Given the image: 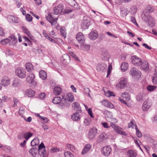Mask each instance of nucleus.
Masks as SVG:
<instances>
[{"label": "nucleus", "instance_id": "obj_1", "mask_svg": "<svg viewBox=\"0 0 157 157\" xmlns=\"http://www.w3.org/2000/svg\"><path fill=\"white\" fill-rule=\"evenodd\" d=\"M142 20L148 24L150 27H152L155 25V21L154 18L148 13L144 11L141 15Z\"/></svg>", "mask_w": 157, "mask_h": 157}, {"label": "nucleus", "instance_id": "obj_2", "mask_svg": "<svg viewBox=\"0 0 157 157\" xmlns=\"http://www.w3.org/2000/svg\"><path fill=\"white\" fill-rule=\"evenodd\" d=\"M45 147L43 142H41L38 146V154L40 155V157H46L47 156V151Z\"/></svg>", "mask_w": 157, "mask_h": 157}, {"label": "nucleus", "instance_id": "obj_3", "mask_svg": "<svg viewBox=\"0 0 157 157\" xmlns=\"http://www.w3.org/2000/svg\"><path fill=\"white\" fill-rule=\"evenodd\" d=\"M26 72L22 68L18 67L15 70V74L19 78H23L26 77Z\"/></svg>", "mask_w": 157, "mask_h": 157}, {"label": "nucleus", "instance_id": "obj_4", "mask_svg": "<svg viewBox=\"0 0 157 157\" xmlns=\"http://www.w3.org/2000/svg\"><path fill=\"white\" fill-rule=\"evenodd\" d=\"M141 74L140 71L135 68H132L130 70V74L134 78H139L141 77Z\"/></svg>", "mask_w": 157, "mask_h": 157}, {"label": "nucleus", "instance_id": "obj_5", "mask_svg": "<svg viewBox=\"0 0 157 157\" xmlns=\"http://www.w3.org/2000/svg\"><path fill=\"white\" fill-rule=\"evenodd\" d=\"M110 126L113 128L114 130L117 133L124 136H126V133L122 130V128L117 125L114 124L113 123L110 124Z\"/></svg>", "mask_w": 157, "mask_h": 157}, {"label": "nucleus", "instance_id": "obj_6", "mask_svg": "<svg viewBox=\"0 0 157 157\" xmlns=\"http://www.w3.org/2000/svg\"><path fill=\"white\" fill-rule=\"evenodd\" d=\"M127 83V79L126 78H122L120 82L116 85V87L119 89H122L126 86Z\"/></svg>", "mask_w": 157, "mask_h": 157}, {"label": "nucleus", "instance_id": "obj_7", "mask_svg": "<svg viewBox=\"0 0 157 157\" xmlns=\"http://www.w3.org/2000/svg\"><path fill=\"white\" fill-rule=\"evenodd\" d=\"M131 59L132 63L135 65L139 66L142 64V62L141 59L136 56H132Z\"/></svg>", "mask_w": 157, "mask_h": 157}, {"label": "nucleus", "instance_id": "obj_8", "mask_svg": "<svg viewBox=\"0 0 157 157\" xmlns=\"http://www.w3.org/2000/svg\"><path fill=\"white\" fill-rule=\"evenodd\" d=\"M111 151V148L110 146H106L103 147L102 149V153L106 156H109Z\"/></svg>", "mask_w": 157, "mask_h": 157}, {"label": "nucleus", "instance_id": "obj_9", "mask_svg": "<svg viewBox=\"0 0 157 157\" xmlns=\"http://www.w3.org/2000/svg\"><path fill=\"white\" fill-rule=\"evenodd\" d=\"M63 9V5L62 4H60L54 8L52 10V13L56 15H58L62 12Z\"/></svg>", "mask_w": 157, "mask_h": 157}, {"label": "nucleus", "instance_id": "obj_10", "mask_svg": "<svg viewBox=\"0 0 157 157\" xmlns=\"http://www.w3.org/2000/svg\"><path fill=\"white\" fill-rule=\"evenodd\" d=\"M97 132V129L95 127H93L91 128L88 132V137L90 139H93Z\"/></svg>", "mask_w": 157, "mask_h": 157}, {"label": "nucleus", "instance_id": "obj_11", "mask_svg": "<svg viewBox=\"0 0 157 157\" xmlns=\"http://www.w3.org/2000/svg\"><path fill=\"white\" fill-rule=\"evenodd\" d=\"M61 60L63 63L67 65L70 62L71 57L69 55L65 54L62 56L61 58Z\"/></svg>", "mask_w": 157, "mask_h": 157}, {"label": "nucleus", "instance_id": "obj_12", "mask_svg": "<svg viewBox=\"0 0 157 157\" xmlns=\"http://www.w3.org/2000/svg\"><path fill=\"white\" fill-rule=\"evenodd\" d=\"M46 18L47 20L51 23L52 25H55L56 24L58 18H53L50 13H48V15L46 16Z\"/></svg>", "mask_w": 157, "mask_h": 157}, {"label": "nucleus", "instance_id": "obj_13", "mask_svg": "<svg viewBox=\"0 0 157 157\" xmlns=\"http://www.w3.org/2000/svg\"><path fill=\"white\" fill-rule=\"evenodd\" d=\"M76 38L80 44H84L85 40L83 34L82 33L79 32L77 34Z\"/></svg>", "mask_w": 157, "mask_h": 157}, {"label": "nucleus", "instance_id": "obj_14", "mask_svg": "<svg viewBox=\"0 0 157 157\" xmlns=\"http://www.w3.org/2000/svg\"><path fill=\"white\" fill-rule=\"evenodd\" d=\"M151 104L150 101L148 99L145 100L142 106V109L143 111H145L147 109L150 108Z\"/></svg>", "mask_w": 157, "mask_h": 157}, {"label": "nucleus", "instance_id": "obj_15", "mask_svg": "<svg viewBox=\"0 0 157 157\" xmlns=\"http://www.w3.org/2000/svg\"><path fill=\"white\" fill-rule=\"evenodd\" d=\"M107 65L103 63H98L97 67V70L98 71L103 72L105 71Z\"/></svg>", "mask_w": 157, "mask_h": 157}, {"label": "nucleus", "instance_id": "obj_16", "mask_svg": "<svg viewBox=\"0 0 157 157\" xmlns=\"http://www.w3.org/2000/svg\"><path fill=\"white\" fill-rule=\"evenodd\" d=\"M90 24V21L88 19H84L82 21L81 25L84 29H87Z\"/></svg>", "mask_w": 157, "mask_h": 157}, {"label": "nucleus", "instance_id": "obj_17", "mask_svg": "<svg viewBox=\"0 0 157 157\" xmlns=\"http://www.w3.org/2000/svg\"><path fill=\"white\" fill-rule=\"evenodd\" d=\"M35 76L32 73H29L27 77L26 81L27 82L30 84L33 83L34 82Z\"/></svg>", "mask_w": 157, "mask_h": 157}, {"label": "nucleus", "instance_id": "obj_18", "mask_svg": "<svg viewBox=\"0 0 157 157\" xmlns=\"http://www.w3.org/2000/svg\"><path fill=\"white\" fill-rule=\"evenodd\" d=\"M2 85L4 86H7L10 83V80L9 78L7 76L3 77L2 80Z\"/></svg>", "mask_w": 157, "mask_h": 157}, {"label": "nucleus", "instance_id": "obj_19", "mask_svg": "<svg viewBox=\"0 0 157 157\" xmlns=\"http://www.w3.org/2000/svg\"><path fill=\"white\" fill-rule=\"evenodd\" d=\"M7 18L9 21L10 22L13 23H18L19 22V21L18 18L13 15H9L7 16Z\"/></svg>", "mask_w": 157, "mask_h": 157}, {"label": "nucleus", "instance_id": "obj_20", "mask_svg": "<svg viewBox=\"0 0 157 157\" xmlns=\"http://www.w3.org/2000/svg\"><path fill=\"white\" fill-rule=\"evenodd\" d=\"M127 155L128 157H136L137 155L136 151L132 149L128 150Z\"/></svg>", "mask_w": 157, "mask_h": 157}, {"label": "nucleus", "instance_id": "obj_21", "mask_svg": "<svg viewBox=\"0 0 157 157\" xmlns=\"http://www.w3.org/2000/svg\"><path fill=\"white\" fill-rule=\"evenodd\" d=\"M29 153L34 157L38 154V149L36 147L31 148L29 151Z\"/></svg>", "mask_w": 157, "mask_h": 157}, {"label": "nucleus", "instance_id": "obj_22", "mask_svg": "<svg viewBox=\"0 0 157 157\" xmlns=\"http://www.w3.org/2000/svg\"><path fill=\"white\" fill-rule=\"evenodd\" d=\"M101 57L102 60H108L109 57V55L107 51L102 52L101 54Z\"/></svg>", "mask_w": 157, "mask_h": 157}, {"label": "nucleus", "instance_id": "obj_23", "mask_svg": "<svg viewBox=\"0 0 157 157\" xmlns=\"http://www.w3.org/2000/svg\"><path fill=\"white\" fill-rule=\"evenodd\" d=\"M107 138V136L105 133H101L99 137L97 140V142L100 143L101 142H104L105 140Z\"/></svg>", "mask_w": 157, "mask_h": 157}, {"label": "nucleus", "instance_id": "obj_24", "mask_svg": "<svg viewBox=\"0 0 157 157\" xmlns=\"http://www.w3.org/2000/svg\"><path fill=\"white\" fill-rule=\"evenodd\" d=\"M98 36V34L96 31L91 32L89 35V38L91 40H95Z\"/></svg>", "mask_w": 157, "mask_h": 157}, {"label": "nucleus", "instance_id": "obj_25", "mask_svg": "<svg viewBox=\"0 0 157 157\" xmlns=\"http://www.w3.org/2000/svg\"><path fill=\"white\" fill-rule=\"evenodd\" d=\"M91 148V146L90 144H86L82 152V154L84 155L87 153Z\"/></svg>", "mask_w": 157, "mask_h": 157}, {"label": "nucleus", "instance_id": "obj_26", "mask_svg": "<svg viewBox=\"0 0 157 157\" xmlns=\"http://www.w3.org/2000/svg\"><path fill=\"white\" fill-rule=\"evenodd\" d=\"M142 68L145 71H147L149 69L148 63L146 61H144L142 63Z\"/></svg>", "mask_w": 157, "mask_h": 157}, {"label": "nucleus", "instance_id": "obj_27", "mask_svg": "<svg viewBox=\"0 0 157 157\" xmlns=\"http://www.w3.org/2000/svg\"><path fill=\"white\" fill-rule=\"evenodd\" d=\"M121 14L123 17L126 16L128 14L129 11L127 10V9L123 6H121L120 8Z\"/></svg>", "mask_w": 157, "mask_h": 157}, {"label": "nucleus", "instance_id": "obj_28", "mask_svg": "<svg viewBox=\"0 0 157 157\" xmlns=\"http://www.w3.org/2000/svg\"><path fill=\"white\" fill-rule=\"evenodd\" d=\"M21 81L18 78H15L13 80L12 83L13 86L15 87H18L20 86Z\"/></svg>", "mask_w": 157, "mask_h": 157}, {"label": "nucleus", "instance_id": "obj_29", "mask_svg": "<svg viewBox=\"0 0 157 157\" xmlns=\"http://www.w3.org/2000/svg\"><path fill=\"white\" fill-rule=\"evenodd\" d=\"M40 77L42 80H45L47 78V74L46 72L43 70H41L39 73Z\"/></svg>", "mask_w": 157, "mask_h": 157}, {"label": "nucleus", "instance_id": "obj_30", "mask_svg": "<svg viewBox=\"0 0 157 157\" xmlns=\"http://www.w3.org/2000/svg\"><path fill=\"white\" fill-rule=\"evenodd\" d=\"M25 67L28 72H31L33 69V65L30 62L26 63L25 64Z\"/></svg>", "mask_w": 157, "mask_h": 157}, {"label": "nucleus", "instance_id": "obj_31", "mask_svg": "<svg viewBox=\"0 0 157 157\" xmlns=\"http://www.w3.org/2000/svg\"><path fill=\"white\" fill-rule=\"evenodd\" d=\"M128 67L127 63L124 62H123L121 65V70L123 72L125 71L128 68Z\"/></svg>", "mask_w": 157, "mask_h": 157}, {"label": "nucleus", "instance_id": "obj_32", "mask_svg": "<svg viewBox=\"0 0 157 157\" xmlns=\"http://www.w3.org/2000/svg\"><path fill=\"white\" fill-rule=\"evenodd\" d=\"M80 114L78 113H75L71 116L72 119L75 121H78L80 119Z\"/></svg>", "mask_w": 157, "mask_h": 157}, {"label": "nucleus", "instance_id": "obj_33", "mask_svg": "<svg viewBox=\"0 0 157 157\" xmlns=\"http://www.w3.org/2000/svg\"><path fill=\"white\" fill-rule=\"evenodd\" d=\"M61 88L60 87L55 86L54 88L53 93L56 95H59L61 92Z\"/></svg>", "mask_w": 157, "mask_h": 157}, {"label": "nucleus", "instance_id": "obj_34", "mask_svg": "<svg viewBox=\"0 0 157 157\" xmlns=\"http://www.w3.org/2000/svg\"><path fill=\"white\" fill-rule=\"evenodd\" d=\"M72 106L77 111H81V108L78 103L75 102H74L72 104Z\"/></svg>", "mask_w": 157, "mask_h": 157}, {"label": "nucleus", "instance_id": "obj_35", "mask_svg": "<svg viewBox=\"0 0 157 157\" xmlns=\"http://www.w3.org/2000/svg\"><path fill=\"white\" fill-rule=\"evenodd\" d=\"M25 93L28 97H31L34 95L35 92L32 89H29L26 90Z\"/></svg>", "mask_w": 157, "mask_h": 157}, {"label": "nucleus", "instance_id": "obj_36", "mask_svg": "<svg viewBox=\"0 0 157 157\" xmlns=\"http://www.w3.org/2000/svg\"><path fill=\"white\" fill-rule=\"evenodd\" d=\"M145 95L142 93H140L138 94L136 97V100L138 101H142L145 98Z\"/></svg>", "mask_w": 157, "mask_h": 157}, {"label": "nucleus", "instance_id": "obj_37", "mask_svg": "<svg viewBox=\"0 0 157 157\" xmlns=\"http://www.w3.org/2000/svg\"><path fill=\"white\" fill-rule=\"evenodd\" d=\"M61 101V98L60 97H57L54 98L52 101L54 104H58L60 103Z\"/></svg>", "mask_w": 157, "mask_h": 157}, {"label": "nucleus", "instance_id": "obj_38", "mask_svg": "<svg viewBox=\"0 0 157 157\" xmlns=\"http://www.w3.org/2000/svg\"><path fill=\"white\" fill-rule=\"evenodd\" d=\"M33 135V134L30 132H27L23 134V137L26 140H27L29 139Z\"/></svg>", "mask_w": 157, "mask_h": 157}, {"label": "nucleus", "instance_id": "obj_39", "mask_svg": "<svg viewBox=\"0 0 157 157\" xmlns=\"http://www.w3.org/2000/svg\"><path fill=\"white\" fill-rule=\"evenodd\" d=\"M154 10L153 7L151 5H149L147 6L146 9L144 11H145L146 13L148 12L149 13L152 12Z\"/></svg>", "mask_w": 157, "mask_h": 157}, {"label": "nucleus", "instance_id": "obj_40", "mask_svg": "<svg viewBox=\"0 0 157 157\" xmlns=\"http://www.w3.org/2000/svg\"><path fill=\"white\" fill-rule=\"evenodd\" d=\"M122 94L121 95V98L123 99H125L126 100L128 101L130 99V97L128 93L127 92H125L124 93H122Z\"/></svg>", "mask_w": 157, "mask_h": 157}, {"label": "nucleus", "instance_id": "obj_41", "mask_svg": "<svg viewBox=\"0 0 157 157\" xmlns=\"http://www.w3.org/2000/svg\"><path fill=\"white\" fill-rule=\"evenodd\" d=\"M60 31L61 35L65 38L66 37L67 33L65 27H62L60 29Z\"/></svg>", "mask_w": 157, "mask_h": 157}, {"label": "nucleus", "instance_id": "obj_42", "mask_svg": "<svg viewBox=\"0 0 157 157\" xmlns=\"http://www.w3.org/2000/svg\"><path fill=\"white\" fill-rule=\"evenodd\" d=\"M157 88V86L154 85H149L147 86L146 89L149 91H152L155 90Z\"/></svg>", "mask_w": 157, "mask_h": 157}, {"label": "nucleus", "instance_id": "obj_43", "mask_svg": "<svg viewBox=\"0 0 157 157\" xmlns=\"http://www.w3.org/2000/svg\"><path fill=\"white\" fill-rule=\"evenodd\" d=\"M21 29L23 32L28 36H31V34L27 28L23 26L22 27Z\"/></svg>", "mask_w": 157, "mask_h": 157}, {"label": "nucleus", "instance_id": "obj_44", "mask_svg": "<svg viewBox=\"0 0 157 157\" xmlns=\"http://www.w3.org/2000/svg\"><path fill=\"white\" fill-rule=\"evenodd\" d=\"M67 96V99L69 101L72 102L74 101V97L71 93H68Z\"/></svg>", "mask_w": 157, "mask_h": 157}, {"label": "nucleus", "instance_id": "obj_45", "mask_svg": "<svg viewBox=\"0 0 157 157\" xmlns=\"http://www.w3.org/2000/svg\"><path fill=\"white\" fill-rule=\"evenodd\" d=\"M135 129L136 130V136L139 138H140L142 136V134L140 131L139 130L136 124L134 125Z\"/></svg>", "mask_w": 157, "mask_h": 157}, {"label": "nucleus", "instance_id": "obj_46", "mask_svg": "<svg viewBox=\"0 0 157 157\" xmlns=\"http://www.w3.org/2000/svg\"><path fill=\"white\" fill-rule=\"evenodd\" d=\"M67 148L68 150H70L73 152L74 151L75 149V147L70 144H68L67 145V147L66 148Z\"/></svg>", "mask_w": 157, "mask_h": 157}, {"label": "nucleus", "instance_id": "obj_47", "mask_svg": "<svg viewBox=\"0 0 157 157\" xmlns=\"http://www.w3.org/2000/svg\"><path fill=\"white\" fill-rule=\"evenodd\" d=\"M9 39H10V41L13 42V44H15L17 41V38L13 35H11L9 37Z\"/></svg>", "mask_w": 157, "mask_h": 157}, {"label": "nucleus", "instance_id": "obj_48", "mask_svg": "<svg viewBox=\"0 0 157 157\" xmlns=\"http://www.w3.org/2000/svg\"><path fill=\"white\" fill-rule=\"evenodd\" d=\"M152 81L154 84H157V74L156 73H154V75L152 76Z\"/></svg>", "mask_w": 157, "mask_h": 157}, {"label": "nucleus", "instance_id": "obj_49", "mask_svg": "<svg viewBox=\"0 0 157 157\" xmlns=\"http://www.w3.org/2000/svg\"><path fill=\"white\" fill-rule=\"evenodd\" d=\"M65 157H74V155L70 151H67L64 153Z\"/></svg>", "mask_w": 157, "mask_h": 157}, {"label": "nucleus", "instance_id": "obj_50", "mask_svg": "<svg viewBox=\"0 0 157 157\" xmlns=\"http://www.w3.org/2000/svg\"><path fill=\"white\" fill-rule=\"evenodd\" d=\"M10 41L9 39L6 38L3 40H2L0 41V43L3 45H6V44Z\"/></svg>", "mask_w": 157, "mask_h": 157}, {"label": "nucleus", "instance_id": "obj_51", "mask_svg": "<svg viewBox=\"0 0 157 157\" xmlns=\"http://www.w3.org/2000/svg\"><path fill=\"white\" fill-rule=\"evenodd\" d=\"M91 121L90 119V118H86L84 121V124L85 126H88L90 124Z\"/></svg>", "mask_w": 157, "mask_h": 157}, {"label": "nucleus", "instance_id": "obj_52", "mask_svg": "<svg viewBox=\"0 0 157 157\" xmlns=\"http://www.w3.org/2000/svg\"><path fill=\"white\" fill-rule=\"evenodd\" d=\"M39 140L38 139H35L31 142V145L33 146L36 145L38 144Z\"/></svg>", "mask_w": 157, "mask_h": 157}, {"label": "nucleus", "instance_id": "obj_53", "mask_svg": "<svg viewBox=\"0 0 157 157\" xmlns=\"http://www.w3.org/2000/svg\"><path fill=\"white\" fill-rule=\"evenodd\" d=\"M131 8V12L133 14H136L137 10V8L136 6H132Z\"/></svg>", "mask_w": 157, "mask_h": 157}, {"label": "nucleus", "instance_id": "obj_54", "mask_svg": "<svg viewBox=\"0 0 157 157\" xmlns=\"http://www.w3.org/2000/svg\"><path fill=\"white\" fill-rule=\"evenodd\" d=\"M26 20L29 22H31L32 20V16L29 14H27L25 16Z\"/></svg>", "mask_w": 157, "mask_h": 157}, {"label": "nucleus", "instance_id": "obj_55", "mask_svg": "<svg viewBox=\"0 0 157 157\" xmlns=\"http://www.w3.org/2000/svg\"><path fill=\"white\" fill-rule=\"evenodd\" d=\"M90 91L89 88H85L84 89V93L89 97H90V95L89 92Z\"/></svg>", "mask_w": 157, "mask_h": 157}, {"label": "nucleus", "instance_id": "obj_56", "mask_svg": "<svg viewBox=\"0 0 157 157\" xmlns=\"http://www.w3.org/2000/svg\"><path fill=\"white\" fill-rule=\"evenodd\" d=\"M71 55L72 57L74 58L75 59V60H77L78 61L80 62V59L77 56H76L75 54H74L73 52H71Z\"/></svg>", "mask_w": 157, "mask_h": 157}, {"label": "nucleus", "instance_id": "obj_57", "mask_svg": "<svg viewBox=\"0 0 157 157\" xmlns=\"http://www.w3.org/2000/svg\"><path fill=\"white\" fill-rule=\"evenodd\" d=\"M106 96L109 97L112 96L114 97L115 96V94L113 92L110 90H108L107 91V93H106Z\"/></svg>", "mask_w": 157, "mask_h": 157}, {"label": "nucleus", "instance_id": "obj_58", "mask_svg": "<svg viewBox=\"0 0 157 157\" xmlns=\"http://www.w3.org/2000/svg\"><path fill=\"white\" fill-rule=\"evenodd\" d=\"M59 151L60 149L59 148H52L50 150L51 152L52 153L58 152Z\"/></svg>", "mask_w": 157, "mask_h": 157}, {"label": "nucleus", "instance_id": "obj_59", "mask_svg": "<svg viewBox=\"0 0 157 157\" xmlns=\"http://www.w3.org/2000/svg\"><path fill=\"white\" fill-rule=\"evenodd\" d=\"M131 21L134 24L138 26V24L136 22V19L134 17H131Z\"/></svg>", "mask_w": 157, "mask_h": 157}, {"label": "nucleus", "instance_id": "obj_60", "mask_svg": "<svg viewBox=\"0 0 157 157\" xmlns=\"http://www.w3.org/2000/svg\"><path fill=\"white\" fill-rule=\"evenodd\" d=\"M134 120L133 119L132 120L131 122L129 123L128 124V127L129 128H134Z\"/></svg>", "mask_w": 157, "mask_h": 157}, {"label": "nucleus", "instance_id": "obj_61", "mask_svg": "<svg viewBox=\"0 0 157 157\" xmlns=\"http://www.w3.org/2000/svg\"><path fill=\"white\" fill-rule=\"evenodd\" d=\"M24 112V109L22 107H20L18 113L20 115L22 116Z\"/></svg>", "mask_w": 157, "mask_h": 157}, {"label": "nucleus", "instance_id": "obj_62", "mask_svg": "<svg viewBox=\"0 0 157 157\" xmlns=\"http://www.w3.org/2000/svg\"><path fill=\"white\" fill-rule=\"evenodd\" d=\"M102 104L103 105L107 107L108 106V104L109 103V102L108 101L104 100V101H102Z\"/></svg>", "mask_w": 157, "mask_h": 157}, {"label": "nucleus", "instance_id": "obj_63", "mask_svg": "<svg viewBox=\"0 0 157 157\" xmlns=\"http://www.w3.org/2000/svg\"><path fill=\"white\" fill-rule=\"evenodd\" d=\"M87 112L90 115V117H91L93 118L94 117L93 115V113H92L91 109L90 108L89 109L87 110Z\"/></svg>", "mask_w": 157, "mask_h": 157}, {"label": "nucleus", "instance_id": "obj_64", "mask_svg": "<svg viewBox=\"0 0 157 157\" xmlns=\"http://www.w3.org/2000/svg\"><path fill=\"white\" fill-rule=\"evenodd\" d=\"M42 33L43 35L48 39L49 38V36L47 34L46 31L44 30L42 32Z\"/></svg>", "mask_w": 157, "mask_h": 157}]
</instances>
